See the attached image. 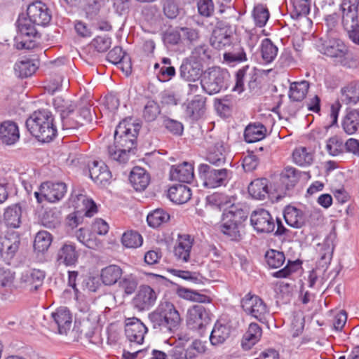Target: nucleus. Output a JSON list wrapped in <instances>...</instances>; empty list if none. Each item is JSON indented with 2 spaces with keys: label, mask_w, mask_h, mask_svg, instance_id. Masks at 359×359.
Here are the masks:
<instances>
[{
  "label": "nucleus",
  "mask_w": 359,
  "mask_h": 359,
  "mask_svg": "<svg viewBox=\"0 0 359 359\" xmlns=\"http://www.w3.org/2000/svg\"><path fill=\"white\" fill-rule=\"evenodd\" d=\"M4 220L9 228H19L22 222V208L19 204H13L5 209Z\"/></svg>",
  "instance_id": "obj_30"
},
{
  "label": "nucleus",
  "mask_w": 359,
  "mask_h": 359,
  "mask_svg": "<svg viewBox=\"0 0 359 359\" xmlns=\"http://www.w3.org/2000/svg\"><path fill=\"white\" fill-rule=\"evenodd\" d=\"M231 327L229 325L217 320L211 331L210 341L212 346H219L224 343L229 337Z\"/></svg>",
  "instance_id": "obj_29"
},
{
  "label": "nucleus",
  "mask_w": 359,
  "mask_h": 359,
  "mask_svg": "<svg viewBox=\"0 0 359 359\" xmlns=\"http://www.w3.org/2000/svg\"><path fill=\"white\" fill-rule=\"evenodd\" d=\"M266 127L259 123L249 124L244 131V139L248 143H253L263 140L266 134Z\"/></svg>",
  "instance_id": "obj_33"
},
{
  "label": "nucleus",
  "mask_w": 359,
  "mask_h": 359,
  "mask_svg": "<svg viewBox=\"0 0 359 359\" xmlns=\"http://www.w3.org/2000/svg\"><path fill=\"white\" fill-rule=\"evenodd\" d=\"M147 331V327L140 319L129 318L126 320L125 334L130 342L142 344Z\"/></svg>",
  "instance_id": "obj_14"
},
{
  "label": "nucleus",
  "mask_w": 359,
  "mask_h": 359,
  "mask_svg": "<svg viewBox=\"0 0 359 359\" xmlns=\"http://www.w3.org/2000/svg\"><path fill=\"white\" fill-rule=\"evenodd\" d=\"M226 71L219 67H212L205 72L201 81L202 88L209 95L216 94L226 88Z\"/></svg>",
  "instance_id": "obj_9"
},
{
  "label": "nucleus",
  "mask_w": 359,
  "mask_h": 359,
  "mask_svg": "<svg viewBox=\"0 0 359 359\" xmlns=\"http://www.w3.org/2000/svg\"><path fill=\"white\" fill-rule=\"evenodd\" d=\"M342 126L346 133L354 134L359 126V111L357 110L349 111L345 116Z\"/></svg>",
  "instance_id": "obj_46"
},
{
  "label": "nucleus",
  "mask_w": 359,
  "mask_h": 359,
  "mask_svg": "<svg viewBox=\"0 0 359 359\" xmlns=\"http://www.w3.org/2000/svg\"><path fill=\"white\" fill-rule=\"evenodd\" d=\"M131 121L125 119L119 123L114 132V142L107 147L109 158L119 163H126L135 148L140 126Z\"/></svg>",
  "instance_id": "obj_1"
},
{
  "label": "nucleus",
  "mask_w": 359,
  "mask_h": 359,
  "mask_svg": "<svg viewBox=\"0 0 359 359\" xmlns=\"http://www.w3.org/2000/svg\"><path fill=\"white\" fill-rule=\"evenodd\" d=\"M224 59L229 63L242 62L248 60L246 53L241 46H234L232 51L225 53Z\"/></svg>",
  "instance_id": "obj_57"
},
{
  "label": "nucleus",
  "mask_w": 359,
  "mask_h": 359,
  "mask_svg": "<svg viewBox=\"0 0 359 359\" xmlns=\"http://www.w3.org/2000/svg\"><path fill=\"white\" fill-rule=\"evenodd\" d=\"M18 34L15 36V46L18 49H32L36 46L32 38L37 34L35 24L28 18L19 17L17 20Z\"/></svg>",
  "instance_id": "obj_6"
},
{
  "label": "nucleus",
  "mask_w": 359,
  "mask_h": 359,
  "mask_svg": "<svg viewBox=\"0 0 359 359\" xmlns=\"http://www.w3.org/2000/svg\"><path fill=\"white\" fill-rule=\"evenodd\" d=\"M320 53L333 59L334 62L344 67H351L355 64L352 53H349L347 46L340 39H332L318 45Z\"/></svg>",
  "instance_id": "obj_4"
},
{
  "label": "nucleus",
  "mask_w": 359,
  "mask_h": 359,
  "mask_svg": "<svg viewBox=\"0 0 359 359\" xmlns=\"http://www.w3.org/2000/svg\"><path fill=\"white\" fill-rule=\"evenodd\" d=\"M158 292L149 285H141L133 303L138 311H147L156 302Z\"/></svg>",
  "instance_id": "obj_13"
},
{
  "label": "nucleus",
  "mask_w": 359,
  "mask_h": 359,
  "mask_svg": "<svg viewBox=\"0 0 359 359\" xmlns=\"http://www.w3.org/2000/svg\"><path fill=\"white\" fill-rule=\"evenodd\" d=\"M97 51L102 53L107 51L111 45V39L107 35L95 37L91 43Z\"/></svg>",
  "instance_id": "obj_63"
},
{
  "label": "nucleus",
  "mask_w": 359,
  "mask_h": 359,
  "mask_svg": "<svg viewBox=\"0 0 359 359\" xmlns=\"http://www.w3.org/2000/svg\"><path fill=\"white\" fill-rule=\"evenodd\" d=\"M262 334V329L257 323H250L248 330L243 334L241 341L242 348L245 351L250 350L259 341Z\"/></svg>",
  "instance_id": "obj_31"
},
{
  "label": "nucleus",
  "mask_w": 359,
  "mask_h": 359,
  "mask_svg": "<svg viewBox=\"0 0 359 359\" xmlns=\"http://www.w3.org/2000/svg\"><path fill=\"white\" fill-rule=\"evenodd\" d=\"M283 216L285 222L296 229L302 228L305 224L307 218V215L303 210L291 205L285 207Z\"/></svg>",
  "instance_id": "obj_24"
},
{
  "label": "nucleus",
  "mask_w": 359,
  "mask_h": 359,
  "mask_svg": "<svg viewBox=\"0 0 359 359\" xmlns=\"http://www.w3.org/2000/svg\"><path fill=\"white\" fill-rule=\"evenodd\" d=\"M44 278V271L35 269L27 270L22 275V281L32 285L36 290L41 285Z\"/></svg>",
  "instance_id": "obj_43"
},
{
  "label": "nucleus",
  "mask_w": 359,
  "mask_h": 359,
  "mask_svg": "<svg viewBox=\"0 0 359 359\" xmlns=\"http://www.w3.org/2000/svg\"><path fill=\"white\" fill-rule=\"evenodd\" d=\"M35 215L40 224L48 229H55L61 222V212L57 208H43L41 205L36 209Z\"/></svg>",
  "instance_id": "obj_20"
},
{
  "label": "nucleus",
  "mask_w": 359,
  "mask_h": 359,
  "mask_svg": "<svg viewBox=\"0 0 359 359\" xmlns=\"http://www.w3.org/2000/svg\"><path fill=\"white\" fill-rule=\"evenodd\" d=\"M79 259V252L73 243H65L58 250L57 262L67 266L75 265Z\"/></svg>",
  "instance_id": "obj_25"
},
{
  "label": "nucleus",
  "mask_w": 359,
  "mask_h": 359,
  "mask_svg": "<svg viewBox=\"0 0 359 359\" xmlns=\"http://www.w3.org/2000/svg\"><path fill=\"white\" fill-rule=\"evenodd\" d=\"M170 219V215L163 209H156L150 212L147 217L148 225L152 228H158Z\"/></svg>",
  "instance_id": "obj_45"
},
{
  "label": "nucleus",
  "mask_w": 359,
  "mask_h": 359,
  "mask_svg": "<svg viewBox=\"0 0 359 359\" xmlns=\"http://www.w3.org/2000/svg\"><path fill=\"white\" fill-rule=\"evenodd\" d=\"M67 186L64 182H46L39 187L34 195L38 203L46 201L55 203L62 200L67 193Z\"/></svg>",
  "instance_id": "obj_8"
},
{
  "label": "nucleus",
  "mask_w": 359,
  "mask_h": 359,
  "mask_svg": "<svg viewBox=\"0 0 359 359\" xmlns=\"http://www.w3.org/2000/svg\"><path fill=\"white\" fill-rule=\"evenodd\" d=\"M211 45L217 49H222L231 43V36L224 29H214L210 38Z\"/></svg>",
  "instance_id": "obj_42"
},
{
  "label": "nucleus",
  "mask_w": 359,
  "mask_h": 359,
  "mask_svg": "<svg viewBox=\"0 0 359 359\" xmlns=\"http://www.w3.org/2000/svg\"><path fill=\"white\" fill-rule=\"evenodd\" d=\"M226 150L223 142H217L210 148L206 160L211 164L220 166L226 162Z\"/></svg>",
  "instance_id": "obj_34"
},
{
  "label": "nucleus",
  "mask_w": 359,
  "mask_h": 359,
  "mask_svg": "<svg viewBox=\"0 0 359 359\" xmlns=\"http://www.w3.org/2000/svg\"><path fill=\"white\" fill-rule=\"evenodd\" d=\"M206 351L204 343L200 340H194L185 348V359H196V358Z\"/></svg>",
  "instance_id": "obj_58"
},
{
  "label": "nucleus",
  "mask_w": 359,
  "mask_h": 359,
  "mask_svg": "<svg viewBox=\"0 0 359 359\" xmlns=\"http://www.w3.org/2000/svg\"><path fill=\"white\" fill-rule=\"evenodd\" d=\"M170 178L172 180L183 183H190L194 179V165L189 162L172 165L170 169Z\"/></svg>",
  "instance_id": "obj_23"
},
{
  "label": "nucleus",
  "mask_w": 359,
  "mask_h": 359,
  "mask_svg": "<svg viewBox=\"0 0 359 359\" xmlns=\"http://www.w3.org/2000/svg\"><path fill=\"white\" fill-rule=\"evenodd\" d=\"M75 236L77 240L90 249H98L102 246V242L96 237V236L91 231L86 228H80L78 229Z\"/></svg>",
  "instance_id": "obj_37"
},
{
  "label": "nucleus",
  "mask_w": 359,
  "mask_h": 359,
  "mask_svg": "<svg viewBox=\"0 0 359 359\" xmlns=\"http://www.w3.org/2000/svg\"><path fill=\"white\" fill-rule=\"evenodd\" d=\"M194 239L189 234H178L173 249L174 257L180 263H188L190 260Z\"/></svg>",
  "instance_id": "obj_16"
},
{
  "label": "nucleus",
  "mask_w": 359,
  "mask_h": 359,
  "mask_svg": "<svg viewBox=\"0 0 359 359\" xmlns=\"http://www.w3.org/2000/svg\"><path fill=\"white\" fill-rule=\"evenodd\" d=\"M241 306L246 314L259 322H264L269 313V309L263 299L250 293L242 299Z\"/></svg>",
  "instance_id": "obj_10"
},
{
  "label": "nucleus",
  "mask_w": 359,
  "mask_h": 359,
  "mask_svg": "<svg viewBox=\"0 0 359 359\" xmlns=\"http://www.w3.org/2000/svg\"><path fill=\"white\" fill-rule=\"evenodd\" d=\"M278 52V47L270 39L266 38L262 41L260 53L264 64L271 63L276 57Z\"/></svg>",
  "instance_id": "obj_40"
},
{
  "label": "nucleus",
  "mask_w": 359,
  "mask_h": 359,
  "mask_svg": "<svg viewBox=\"0 0 359 359\" xmlns=\"http://www.w3.org/2000/svg\"><path fill=\"white\" fill-rule=\"evenodd\" d=\"M180 36L184 40L187 41L189 43H195L200 39V33L198 29L192 27H181L180 29Z\"/></svg>",
  "instance_id": "obj_62"
},
{
  "label": "nucleus",
  "mask_w": 359,
  "mask_h": 359,
  "mask_svg": "<svg viewBox=\"0 0 359 359\" xmlns=\"http://www.w3.org/2000/svg\"><path fill=\"white\" fill-rule=\"evenodd\" d=\"M198 173L203 186L210 189L225 186L230 180L231 175L229 170L226 168L214 169L205 163L199 165Z\"/></svg>",
  "instance_id": "obj_5"
},
{
  "label": "nucleus",
  "mask_w": 359,
  "mask_h": 359,
  "mask_svg": "<svg viewBox=\"0 0 359 359\" xmlns=\"http://www.w3.org/2000/svg\"><path fill=\"white\" fill-rule=\"evenodd\" d=\"M161 113L159 104L154 100H148L143 109L142 116L146 121H154Z\"/></svg>",
  "instance_id": "obj_56"
},
{
  "label": "nucleus",
  "mask_w": 359,
  "mask_h": 359,
  "mask_svg": "<svg viewBox=\"0 0 359 359\" xmlns=\"http://www.w3.org/2000/svg\"><path fill=\"white\" fill-rule=\"evenodd\" d=\"M151 326L156 332L172 334L182 323L180 313L173 303L161 301L156 308L149 313Z\"/></svg>",
  "instance_id": "obj_2"
},
{
  "label": "nucleus",
  "mask_w": 359,
  "mask_h": 359,
  "mask_svg": "<svg viewBox=\"0 0 359 359\" xmlns=\"http://www.w3.org/2000/svg\"><path fill=\"white\" fill-rule=\"evenodd\" d=\"M252 16L255 25L257 27H263L268 22L270 13L265 6L262 4H257L253 8Z\"/></svg>",
  "instance_id": "obj_49"
},
{
  "label": "nucleus",
  "mask_w": 359,
  "mask_h": 359,
  "mask_svg": "<svg viewBox=\"0 0 359 359\" xmlns=\"http://www.w3.org/2000/svg\"><path fill=\"white\" fill-rule=\"evenodd\" d=\"M309 83L306 80L290 83L288 96L293 102H301L306 96L309 89Z\"/></svg>",
  "instance_id": "obj_36"
},
{
  "label": "nucleus",
  "mask_w": 359,
  "mask_h": 359,
  "mask_svg": "<svg viewBox=\"0 0 359 359\" xmlns=\"http://www.w3.org/2000/svg\"><path fill=\"white\" fill-rule=\"evenodd\" d=\"M325 149L329 155L337 156L344 153V143L343 140L334 135L326 141Z\"/></svg>",
  "instance_id": "obj_47"
},
{
  "label": "nucleus",
  "mask_w": 359,
  "mask_h": 359,
  "mask_svg": "<svg viewBox=\"0 0 359 359\" xmlns=\"http://www.w3.org/2000/svg\"><path fill=\"white\" fill-rule=\"evenodd\" d=\"M203 72V65L186 57L180 67V77L187 81H197Z\"/></svg>",
  "instance_id": "obj_21"
},
{
  "label": "nucleus",
  "mask_w": 359,
  "mask_h": 359,
  "mask_svg": "<svg viewBox=\"0 0 359 359\" xmlns=\"http://www.w3.org/2000/svg\"><path fill=\"white\" fill-rule=\"evenodd\" d=\"M121 241L126 248H136L142 245L143 238L137 231H129L123 234Z\"/></svg>",
  "instance_id": "obj_54"
},
{
  "label": "nucleus",
  "mask_w": 359,
  "mask_h": 359,
  "mask_svg": "<svg viewBox=\"0 0 359 359\" xmlns=\"http://www.w3.org/2000/svg\"><path fill=\"white\" fill-rule=\"evenodd\" d=\"M265 261L269 268L277 269L285 263V256L283 252L270 249L265 254Z\"/></svg>",
  "instance_id": "obj_48"
},
{
  "label": "nucleus",
  "mask_w": 359,
  "mask_h": 359,
  "mask_svg": "<svg viewBox=\"0 0 359 359\" xmlns=\"http://www.w3.org/2000/svg\"><path fill=\"white\" fill-rule=\"evenodd\" d=\"M210 311L203 305L195 304L187 312V325L196 331H202L211 321Z\"/></svg>",
  "instance_id": "obj_11"
},
{
  "label": "nucleus",
  "mask_w": 359,
  "mask_h": 359,
  "mask_svg": "<svg viewBox=\"0 0 359 359\" xmlns=\"http://www.w3.org/2000/svg\"><path fill=\"white\" fill-rule=\"evenodd\" d=\"M250 224L257 233L268 234L273 232L276 220L268 210L257 208L250 215Z\"/></svg>",
  "instance_id": "obj_12"
},
{
  "label": "nucleus",
  "mask_w": 359,
  "mask_h": 359,
  "mask_svg": "<svg viewBox=\"0 0 359 359\" xmlns=\"http://www.w3.org/2000/svg\"><path fill=\"white\" fill-rule=\"evenodd\" d=\"M205 99L197 95L192 100L189 102L186 106L185 113L192 119H198L203 113L205 107Z\"/></svg>",
  "instance_id": "obj_39"
},
{
  "label": "nucleus",
  "mask_w": 359,
  "mask_h": 359,
  "mask_svg": "<svg viewBox=\"0 0 359 359\" xmlns=\"http://www.w3.org/2000/svg\"><path fill=\"white\" fill-rule=\"evenodd\" d=\"M20 139L18 125L11 121H6L0 124V140L6 145H13Z\"/></svg>",
  "instance_id": "obj_22"
},
{
  "label": "nucleus",
  "mask_w": 359,
  "mask_h": 359,
  "mask_svg": "<svg viewBox=\"0 0 359 359\" xmlns=\"http://www.w3.org/2000/svg\"><path fill=\"white\" fill-rule=\"evenodd\" d=\"M122 273L120 266L109 265L102 269L100 277L105 285H112L121 278Z\"/></svg>",
  "instance_id": "obj_41"
},
{
  "label": "nucleus",
  "mask_w": 359,
  "mask_h": 359,
  "mask_svg": "<svg viewBox=\"0 0 359 359\" xmlns=\"http://www.w3.org/2000/svg\"><path fill=\"white\" fill-rule=\"evenodd\" d=\"M269 184L266 178L256 179L249 184L248 193L255 199L264 200L269 194Z\"/></svg>",
  "instance_id": "obj_28"
},
{
  "label": "nucleus",
  "mask_w": 359,
  "mask_h": 359,
  "mask_svg": "<svg viewBox=\"0 0 359 359\" xmlns=\"http://www.w3.org/2000/svg\"><path fill=\"white\" fill-rule=\"evenodd\" d=\"M233 217L234 215L232 211L224 213L222 222L220 225L221 231L231 241L238 240L240 237L238 224Z\"/></svg>",
  "instance_id": "obj_27"
},
{
  "label": "nucleus",
  "mask_w": 359,
  "mask_h": 359,
  "mask_svg": "<svg viewBox=\"0 0 359 359\" xmlns=\"http://www.w3.org/2000/svg\"><path fill=\"white\" fill-rule=\"evenodd\" d=\"M233 99L231 95H226L215 102L217 110L224 116L228 115L233 107Z\"/></svg>",
  "instance_id": "obj_59"
},
{
  "label": "nucleus",
  "mask_w": 359,
  "mask_h": 359,
  "mask_svg": "<svg viewBox=\"0 0 359 359\" xmlns=\"http://www.w3.org/2000/svg\"><path fill=\"white\" fill-rule=\"evenodd\" d=\"M129 180L136 191L144 190L149 183V175L140 167H135L132 170Z\"/></svg>",
  "instance_id": "obj_35"
},
{
  "label": "nucleus",
  "mask_w": 359,
  "mask_h": 359,
  "mask_svg": "<svg viewBox=\"0 0 359 359\" xmlns=\"http://www.w3.org/2000/svg\"><path fill=\"white\" fill-rule=\"evenodd\" d=\"M20 241L18 236L4 238L1 242L0 252L4 259L9 264L14 257L20 246Z\"/></svg>",
  "instance_id": "obj_26"
},
{
  "label": "nucleus",
  "mask_w": 359,
  "mask_h": 359,
  "mask_svg": "<svg viewBox=\"0 0 359 359\" xmlns=\"http://www.w3.org/2000/svg\"><path fill=\"white\" fill-rule=\"evenodd\" d=\"M359 0H343L341 4L342 24L346 29L357 27L359 25L358 8Z\"/></svg>",
  "instance_id": "obj_15"
},
{
  "label": "nucleus",
  "mask_w": 359,
  "mask_h": 359,
  "mask_svg": "<svg viewBox=\"0 0 359 359\" xmlns=\"http://www.w3.org/2000/svg\"><path fill=\"white\" fill-rule=\"evenodd\" d=\"M206 201L210 205L219 209L231 204V201L227 195L218 192L208 196Z\"/></svg>",
  "instance_id": "obj_55"
},
{
  "label": "nucleus",
  "mask_w": 359,
  "mask_h": 359,
  "mask_svg": "<svg viewBox=\"0 0 359 359\" xmlns=\"http://www.w3.org/2000/svg\"><path fill=\"white\" fill-rule=\"evenodd\" d=\"M51 327L60 334H67L72 323V316L70 311L64 306L57 309L51 313Z\"/></svg>",
  "instance_id": "obj_18"
},
{
  "label": "nucleus",
  "mask_w": 359,
  "mask_h": 359,
  "mask_svg": "<svg viewBox=\"0 0 359 359\" xmlns=\"http://www.w3.org/2000/svg\"><path fill=\"white\" fill-rule=\"evenodd\" d=\"M192 193L189 187L184 184L171 187L168 190V197L176 204H184L188 202Z\"/></svg>",
  "instance_id": "obj_32"
},
{
  "label": "nucleus",
  "mask_w": 359,
  "mask_h": 359,
  "mask_svg": "<svg viewBox=\"0 0 359 359\" xmlns=\"http://www.w3.org/2000/svg\"><path fill=\"white\" fill-rule=\"evenodd\" d=\"M30 134L42 142H49L57 135V128L51 111L46 109L34 111L25 122Z\"/></svg>",
  "instance_id": "obj_3"
},
{
  "label": "nucleus",
  "mask_w": 359,
  "mask_h": 359,
  "mask_svg": "<svg viewBox=\"0 0 359 359\" xmlns=\"http://www.w3.org/2000/svg\"><path fill=\"white\" fill-rule=\"evenodd\" d=\"M299 266L297 261H288L286 266L282 269L272 273V276L277 278H287L291 273L295 272Z\"/></svg>",
  "instance_id": "obj_60"
},
{
  "label": "nucleus",
  "mask_w": 359,
  "mask_h": 359,
  "mask_svg": "<svg viewBox=\"0 0 359 359\" xmlns=\"http://www.w3.org/2000/svg\"><path fill=\"white\" fill-rule=\"evenodd\" d=\"M120 287L123 288L128 294H133L137 288V281L132 274L125 276L119 282Z\"/></svg>",
  "instance_id": "obj_61"
},
{
  "label": "nucleus",
  "mask_w": 359,
  "mask_h": 359,
  "mask_svg": "<svg viewBox=\"0 0 359 359\" xmlns=\"http://www.w3.org/2000/svg\"><path fill=\"white\" fill-rule=\"evenodd\" d=\"M37 68L38 64L34 60L27 57L18 60L14 66L15 74L21 78L31 76Z\"/></svg>",
  "instance_id": "obj_38"
},
{
  "label": "nucleus",
  "mask_w": 359,
  "mask_h": 359,
  "mask_svg": "<svg viewBox=\"0 0 359 359\" xmlns=\"http://www.w3.org/2000/svg\"><path fill=\"white\" fill-rule=\"evenodd\" d=\"M27 14L33 24L40 26L47 25L52 17L47 6L41 1H36L29 4L27 9Z\"/></svg>",
  "instance_id": "obj_17"
},
{
  "label": "nucleus",
  "mask_w": 359,
  "mask_h": 359,
  "mask_svg": "<svg viewBox=\"0 0 359 359\" xmlns=\"http://www.w3.org/2000/svg\"><path fill=\"white\" fill-rule=\"evenodd\" d=\"M304 327V318L302 315L293 316L291 323L290 333L292 337H299L303 332Z\"/></svg>",
  "instance_id": "obj_64"
},
{
  "label": "nucleus",
  "mask_w": 359,
  "mask_h": 359,
  "mask_svg": "<svg viewBox=\"0 0 359 359\" xmlns=\"http://www.w3.org/2000/svg\"><path fill=\"white\" fill-rule=\"evenodd\" d=\"M294 162L300 166H306L311 164L313 156L311 151H309L305 147H299L294 150L292 153Z\"/></svg>",
  "instance_id": "obj_51"
},
{
  "label": "nucleus",
  "mask_w": 359,
  "mask_h": 359,
  "mask_svg": "<svg viewBox=\"0 0 359 359\" xmlns=\"http://www.w3.org/2000/svg\"><path fill=\"white\" fill-rule=\"evenodd\" d=\"M292 4L291 15L293 18L306 16L310 12L311 0H290Z\"/></svg>",
  "instance_id": "obj_50"
},
{
  "label": "nucleus",
  "mask_w": 359,
  "mask_h": 359,
  "mask_svg": "<svg viewBox=\"0 0 359 359\" xmlns=\"http://www.w3.org/2000/svg\"><path fill=\"white\" fill-rule=\"evenodd\" d=\"M51 242V234L46 231H41L35 236L34 242V250L39 252H43L48 249Z\"/></svg>",
  "instance_id": "obj_52"
},
{
  "label": "nucleus",
  "mask_w": 359,
  "mask_h": 359,
  "mask_svg": "<svg viewBox=\"0 0 359 359\" xmlns=\"http://www.w3.org/2000/svg\"><path fill=\"white\" fill-rule=\"evenodd\" d=\"M341 100L347 104H355L359 101V88L355 84H350L341 89Z\"/></svg>",
  "instance_id": "obj_53"
},
{
  "label": "nucleus",
  "mask_w": 359,
  "mask_h": 359,
  "mask_svg": "<svg viewBox=\"0 0 359 359\" xmlns=\"http://www.w3.org/2000/svg\"><path fill=\"white\" fill-rule=\"evenodd\" d=\"M187 58L203 65L204 68L205 64L210 59V50L207 45H200L194 48Z\"/></svg>",
  "instance_id": "obj_44"
},
{
  "label": "nucleus",
  "mask_w": 359,
  "mask_h": 359,
  "mask_svg": "<svg viewBox=\"0 0 359 359\" xmlns=\"http://www.w3.org/2000/svg\"><path fill=\"white\" fill-rule=\"evenodd\" d=\"M54 105L60 112L63 130L72 132L83 126L81 121L78 118V113L75 111L74 104L57 98L54 101Z\"/></svg>",
  "instance_id": "obj_7"
},
{
  "label": "nucleus",
  "mask_w": 359,
  "mask_h": 359,
  "mask_svg": "<svg viewBox=\"0 0 359 359\" xmlns=\"http://www.w3.org/2000/svg\"><path fill=\"white\" fill-rule=\"evenodd\" d=\"M90 177L97 184L106 187L112 178L107 165L102 161H93L88 164Z\"/></svg>",
  "instance_id": "obj_19"
}]
</instances>
